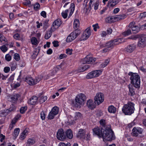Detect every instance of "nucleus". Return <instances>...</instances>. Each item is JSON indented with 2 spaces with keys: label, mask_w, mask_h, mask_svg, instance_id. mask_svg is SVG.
Here are the masks:
<instances>
[{
  "label": "nucleus",
  "mask_w": 146,
  "mask_h": 146,
  "mask_svg": "<svg viewBox=\"0 0 146 146\" xmlns=\"http://www.w3.org/2000/svg\"><path fill=\"white\" fill-rule=\"evenodd\" d=\"M128 75L131 76L130 79L131 83L132 84L133 86L136 88H139L140 83L139 76L137 73L131 72H129Z\"/></svg>",
  "instance_id": "f257e3e1"
},
{
  "label": "nucleus",
  "mask_w": 146,
  "mask_h": 146,
  "mask_svg": "<svg viewBox=\"0 0 146 146\" xmlns=\"http://www.w3.org/2000/svg\"><path fill=\"white\" fill-rule=\"evenodd\" d=\"M135 104L129 102L127 104L124 105L122 108V111L125 115H131L133 113L135 110Z\"/></svg>",
  "instance_id": "f03ea898"
},
{
  "label": "nucleus",
  "mask_w": 146,
  "mask_h": 146,
  "mask_svg": "<svg viewBox=\"0 0 146 146\" xmlns=\"http://www.w3.org/2000/svg\"><path fill=\"white\" fill-rule=\"evenodd\" d=\"M104 141H111L115 139L113 131L110 129H106L103 130V134L102 137Z\"/></svg>",
  "instance_id": "7ed1b4c3"
},
{
  "label": "nucleus",
  "mask_w": 146,
  "mask_h": 146,
  "mask_svg": "<svg viewBox=\"0 0 146 146\" xmlns=\"http://www.w3.org/2000/svg\"><path fill=\"white\" fill-rule=\"evenodd\" d=\"M86 99L85 95L82 94H80L77 95L75 99V103H72V105L76 107H80L84 104V101Z\"/></svg>",
  "instance_id": "20e7f679"
},
{
  "label": "nucleus",
  "mask_w": 146,
  "mask_h": 146,
  "mask_svg": "<svg viewBox=\"0 0 146 146\" xmlns=\"http://www.w3.org/2000/svg\"><path fill=\"white\" fill-rule=\"evenodd\" d=\"M80 31L78 29H76L71 33L67 37L66 41L69 42L72 41L75 39L80 34Z\"/></svg>",
  "instance_id": "39448f33"
},
{
  "label": "nucleus",
  "mask_w": 146,
  "mask_h": 146,
  "mask_svg": "<svg viewBox=\"0 0 146 146\" xmlns=\"http://www.w3.org/2000/svg\"><path fill=\"white\" fill-rule=\"evenodd\" d=\"M40 79V78L37 77L35 80L31 76H27L25 78V81L29 85L33 86L39 82Z\"/></svg>",
  "instance_id": "423d86ee"
},
{
  "label": "nucleus",
  "mask_w": 146,
  "mask_h": 146,
  "mask_svg": "<svg viewBox=\"0 0 146 146\" xmlns=\"http://www.w3.org/2000/svg\"><path fill=\"white\" fill-rule=\"evenodd\" d=\"M101 70H95L89 73L86 76L87 79H92L99 76L102 73Z\"/></svg>",
  "instance_id": "0eeeda50"
},
{
  "label": "nucleus",
  "mask_w": 146,
  "mask_h": 146,
  "mask_svg": "<svg viewBox=\"0 0 146 146\" xmlns=\"http://www.w3.org/2000/svg\"><path fill=\"white\" fill-rule=\"evenodd\" d=\"M104 97L103 94L101 93H98L96 94L94 97V103L98 105L102 103L104 101Z\"/></svg>",
  "instance_id": "6e6552de"
},
{
  "label": "nucleus",
  "mask_w": 146,
  "mask_h": 146,
  "mask_svg": "<svg viewBox=\"0 0 146 146\" xmlns=\"http://www.w3.org/2000/svg\"><path fill=\"white\" fill-rule=\"evenodd\" d=\"M121 43V40L119 39H117L110 41L107 42L106 46L110 49L112 48L115 45H118Z\"/></svg>",
  "instance_id": "1a4fd4ad"
},
{
  "label": "nucleus",
  "mask_w": 146,
  "mask_h": 146,
  "mask_svg": "<svg viewBox=\"0 0 146 146\" xmlns=\"http://www.w3.org/2000/svg\"><path fill=\"white\" fill-rule=\"evenodd\" d=\"M62 22L60 19H58L53 22L52 26L50 28V31L53 32L56 30L61 25Z\"/></svg>",
  "instance_id": "9d476101"
},
{
  "label": "nucleus",
  "mask_w": 146,
  "mask_h": 146,
  "mask_svg": "<svg viewBox=\"0 0 146 146\" xmlns=\"http://www.w3.org/2000/svg\"><path fill=\"white\" fill-rule=\"evenodd\" d=\"M135 23L133 21L131 22L129 25L128 27L129 28L131 29L133 33H137L140 30V27L135 25Z\"/></svg>",
  "instance_id": "9b49d317"
},
{
  "label": "nucleus",
  "mask_w": 146,
  "mask_h": 146,
  "mask_svg": "<svg viewBox=\"0 0 146 146\" xmlns=\"http://www.w3.org/2000/svg\"><path fill=\"white\" fill-rule=\"evenodd\" d=\"M142 129L139 127H134L132 130L133 135L134 136L139 137L142 133Z\"/></svg>",
  "instance_id": "f8f14e48"
},
{
  "label": "nucleus",
  "mask_w": 146,
  "mask_h": 146,
  "mask_svg": "<svg viewBox=\"0 0 146 146\" xmlns=\"http://www.w3.org/2000/svg\"><path fill=\"white\" fill-rule=\"evenodd\" d=\"M96 58L91 57L90 55H88L83 59V64H90L94 62Z\"/></svg>",
  "instance_id": "ddd939ff"
},
{
  "label": "nucleus",
  "mask_w": 146,
  "mask_h": 146,
  "mask_svg": "<svg viewBox=\"0 0 146 146\" xmlns=\"http://www.w3.org/2000/svg\"><path fill=\"white\" fill-rule=\"evenodd\" d=\"M103 130H104L102 128L100 129L98 127H95L93 129L94 134H95L97 135L99 138L102 137L103 134Z\"/></svg>",
  "instance_id": "4468645a"
},
{
  "label": "nucleus",
  "mask_w": 146,
  "mask_h": 146,
  "mask_svg": "<svg viewBox=\"0 0 146 146\" xmlns=\"http://www.w3.org/2000/svg\"><path fill=\"white\" fill-rule=\"evenodd\" d=\"M57 139L63 141L66 138V136L64 134L63 130L62 129H59L57 133Z\"/></svg>",
  "instance_id": "2eb2a0df"
},
{
  "label": "nucleus",
  "mask_w": 146,
  "mask_h": 146,
  "mask_svg": "<svg viewBox=\"0 0 146 146\" xmlns=\"http://www.w3.org/2000/svg\"><path fill=\"white\" fill-rule=\"evenodd\" d=\"M137 45L142 48L145 47L146 46V37H141L138 41Z\"/></svg>",
  "instance_id": "dca6fc26"
},
{
  "label": "nucleus",
  "mask_w": 146,
  "mask_h": 146,
  "mask_svg": "<svg viewBox=\"0 0 146 146\" xmlns=\"http://www.w3.org/2000/svg\"><path fill=\"white\" fill-rule=\"evenodd\" d=\"M86 134V131L84 129H79L78 133L77 135V137L80 139H84L85 138Z\"/></svg>",
  "instance_id": "f3484780"
},
{
  "label": "nucleus",
  "mask_w": 146,
  "mask_h": 146,
  "mask_svg": "<svg viewBox=\"0 0 146 146\" xmlns=\"http://www.w3.org/2000/svg\"><path fill=\"white\" fill-rule=\"evenodd\" d=\"M135 48V46L133 44H132L127 46L125 48V50L127 52L131 53L134 50Z\"/></svg>",
  "instance_id": "a211bd4d"
},
{
  "label": "nucleus",
  "mask_w": 146,
  "mask_h": 146,
  "mask_svg": "<svg viewBox=\"0 0 146 146\" xmlns=\"http://www.w3.org/2000/svg\"><path fill=\"white\" fill-rule=\"evenodd\" d=\"M105 21L107 23H109L115 22L116 21L115 16H113L107 17Z\"/></svg>",
  "instance_id": "6ab92c4d"
},
{
  "label": "nucleus",
  "mask_w": 146,
  "mask_h": 146,
  "mask_svg": "<svg viewBox=\"0 0 146 146\" xmlns=\"http://www.w3.org/2000/svg\"><path fill=\"white\" fill-rule=\"evenodd\" d=\"M38 98L36 96H33L29 100V103L32 105H35L37 102Z\"/></svg>",
  "instance_id": "aec40b11"
},
{
  "label": "nucleus",
  "mask_w": 146,
  "mask_h": 146,
  "mask_svg": "<svg viewBox=\"0 0 146 146\" xmlns=\"http://www.w3.org/2000/svg\"><path fill=\"white\" fill-rule=\"evenodd\" d=\"M20 97V96L18 94H16L13 96H9V98L11 99L10 101L13 103L16 102L18 100V98Z\"/></svg>",
  "instance_id": "412c9836"
},
{
  "label": "nucleus",
  "mask_w": 146,
  "mask_h": 146,
  "mask_svg": "<svg viewBox=\"0 0 146 146\" xmlns=\"http://www.w3.org/2000/svg\"><path fill=\"white\" fill-rule=\"evenodd\" d=\"M118 0H110L108 1V5L109 7H113L119 3Z\"/></svg>",
  "instance_id": "4be33fe9"
},
{
  "label": "nucleus",
  "mask_w": 146,
  "mask_h": 146,
  "mask_svg": "<svg viewBox=\"0 0 146 146\" xmlns=\"http://www.w3.org/2000/svg\"><path fill=\"white\" fill-rule=\"evenodd\" d=\"M128 87L129 89V94L131 96H133L135 94V92L133 87V86L129 84L128 85Z\"/></svg>",
  "instance_id": "5701e85b"
},
{
  "label": "nucleus",
  "mask_w": 146,
  "mask_h": 146,
  "mask_svg": "<svg viewBox=\"0 0 146 146\" xmlns=\"http://www.w3.org/2000/svg\"><path fill=\"white\" fill-rule=\"evenodd\" d=\"M66 137L69 139H72L73 137L72 131L70 129H68L66 132Z\"/></svg>",
  "instance_id": "b1692460"
},
{
  "label": "nucleus",
  "mask_w": 146,
  "mask_h": 146,
  "mask_svg": "<svg viewBox=\"0 0 146 146\" xmlns=\"http://www.w3.org/2000/svg\"><path fill=\"white\" fill-rule=\"evenodd\" d=\"M87 105L88 108L92 109L95 108V105L92 101L91 100H89L87 102Z\"/></svg>",
  "instance_id": "393cba45"
},
{
  "label": "nucleus",
  "mask_w": 146,
  "mask_h": 146,
  "mask_svg": "<svg viewBox=\"0 0 146 146\" xmlns=\"http://www.w3.org/2000/svg\"><path fill=\"white\" fill-rule=\"evenodd\" d=\"M28 134V131L26 129L24 130L22 133L20 137V139L21 140H24L26 137V135Z\"/></svg>",
  "instance_id": "a878e982"
},
{
  "label": "nucleus",
  "mask_w": 146,
  "mask_h": 146,
  "mask_svg": "<svg viewBox=\"0 0 146 146\" xmlns=\"http://www.w3.org/2000/svg\"><path fill=\"white\" fill-rule=\"evenodd\" d=\"M35 143V141L34 139L33 138H29L27 141V146H31L33 145Z\"/></svg>",
  "instance_id": "bb28decb"
},
{
  "label": "nucleus",
  "mask_w": 146,
  "mask_h": 146,
  "mask_svg": "<svg viewBox=\"0 0 146 146\" xmlns=\"http://www.w3.org/2000/svg\"><path fill=\"white\" fill-rule=\"evenodd\" d=\"M126 17L127 16L125 14H122L115 16L116 21L123 19L126 18Z\"/></svg>",
  "instance_id": "cd10ccee"
},
{
  "label": "nucleus",
  "mask_w": 146,
  "mask_h": 146,
  "mask_svg": "<svg viewBox=\"0 0 146 146\" xmlns=\"http://www.w3.org/2000/svg\"><path fill=\"white\" fill-rule=\"evenodd\" d=\"M108 110L109 112L114 113L116 112V109L113 106L111 105L108 107Z\"/></svg>",
  "instance_id": "c85d7f7f"
},
{
  "label": "nucleus",
  "mask_w": 146,
  "mask_h": 146,
  "mask_svg": "<svg viewBox=\"0 0 146 146\" xmlns=\"http://www.w3.org/2000/svg\"><path fill=\"white\" fill-rule=\"evenodd\" d=\"M75 7V4L74 3L71 4L70 9V12L68 15V17L70 18L73 13Z\"/></svg>",
  "instance_id": "c756f323"
},
{
  "label": "nucleus",
  "mask_w": 146,
  "mask_h": 146,
  "mask_svg": "<svg viewBox=\"0 0 146 146\" xmlns=\"http://www.w3.org/2000/svg\"><path fill=\"white\" fill-rule=\"evenodd\" d=\"M80 25V23L79 20L75 19L74 22V27L75 29H77Z\"/></svg>",
  "instance_id": "7c9ffc66"
},
{
  "label": "nucleus",
  "mask_w": 146,
  "mask_h": 146,
  "mask_svg": "<svg viewBox=\"0 0 146 146\" xmlns=\"http://www.w3.org/2000/svg\"><path fill=\"white\" fill-rule=\"evenodd\" d=\"M58 108L57 106H54L52 108L51 111L56 115L58 113Z\"/></svg>",
  "instance_id": "2f4dec72"
},
{
  "label": "nucleus",
  "mask_w": 146,
  "mask_h": 146,
  "mask_svg": "<svg viewBox=\"0 0 146 146\" xmlns=\"http://www.w3.org/2000/svg\"><path fill=\"white\" fill-rule=\"evenodd\" d=\"M20 131V129L19 128H17L15 129L14 132L13 134V136L16 138L18 135Z\"/></svg>",
  "instance_id": "473e14b6"
},
{
  "label": "nucleus",
  "mask_w": 146,
  "mask_h": 146,
  "mask_svg": "<svg viewBox=\"0 0 146 146\" xmlns=\"http://www.w3.org/2000/svg\"><path fill=\"white\" fill-rule=\"evenodd\" d=\"M82 117V114L79 112H76L74 117V119L76 120L80 119Z\"/></svg>",
  "instance_id": "72a5a7b5"
},
{
  "label": "nucleus",
  "mask_w": 146,
  "mask_h": 146,
  "mask_svg": "<svg viewBox=\"0 0 146 146\" xmlns=\"http://www.w3.org/2000/svg\"><path fill=\"white\" fill-rule=\"evenodd\" d=\"M110 61V60L109 59H107L104 62L101 64V67L102 68H104L109 63Z\"/></svg>",
  "instance_id": "f704fd0d"
},
{
  "label": "nucleus",
  "mask_w": 146,
  "mask_h": 146,
  "mask_svg": "<svg viewBox=\"0 0 146 146\" xmlns=\"http://www.w3.org/2000/svg\"><path fill=\"white\" fill-rule=\"evenodd\" d=\"M52 32L50 31H50H47L44 36L45 38L46 39H48L51 36Z\"/></svg>",
  "instance_id": "c9c22d12"
},
{
  "label": "nucleus",
  "mask_w": 146,
  "mask_h": 146,
  "mask_svg": "<svg viewBox=\"0 0 146 146\" xmlns=\"http://www.w3.org/2000/svg\"><path fill=\"white\" fill-rule=\"evenodd\" d=\"M68 10L66 9L65 11H63L61 13L62 16L64 19H66L67 18L68 16Z\"/></svg>",
  "instance_id": "e433bc0d"
},
{
  "label": "nucleus",
  "mask_w": 146,
  "mask_h": 146,
  "mask_svg": "<svg viewBox=\"0 0 146 146\" xmlns=\"http://www.w3.org/2000/svg\"><path fill=\"white\" fill-rule=\"evenodd\" d=\"M89 37L87 36L86 34L83 33L81 37L80 38V40H86Z\"/></svg>",
  "instance_id": "4c0bfd02"
},
{
  "label": "nucleus",
  "mask_w": 146,
  "mask_h": 146,
  "mask_svg": "<svg viewBox=\"0 0 146 146\" xmlns=\"http://www.w3.org/2000/svg\"><path fill=\"white\" fill-rule=\"evenodd\" d=\"M47 99V97L46 96H41L39 99L40 102L41 103H42L46 100Z\"/></svg>",
  "instance_id": "58836bf2"
},
{
  "label": "nucleus",
  "mask_w": 146,
  "mask_h": 146,
  "mask_svg": "<svg viewBox=\"0 0 146 146\" xmlns=\"http://www.w3.org/2000/svg\"><path fill=\"white\" fill-rule=\"evenodd\" d=\"M56 115L50 111L49 113L48 116V119H52L54 118V116Z\"/></svg>",
  "instance_id": "ea45409f"
},
{
  "label": "nucleus",
  "mask_w": 146,
  "mask_h": 146,
  "mask_svg": "<svg viewBox=\"0 0 146 146\" xmlns=\"http://www.w3.org/2000/svg\"><path fill=\"white\" fill-rule=\"evenodd\" d=\"M84 33H85V34H86L87 36L89 37L91 35V32L90 31V27H88L87 29H86Z\"/></svg>",
  "instance_id": "a19ab883"
},
{
  "label": "nucleus",
  "mask_w": 146,
  "mask_h": 146,
  "mask_svg": "<svg viewBox=\"0 0 146 146\" xmlns=\"http://www.w3.org/2000/svg\"><path fill=\"white\" fill-rule=\"evenodd\" d=\"M31 42L33 44L36 45L38 44L37 40L36 38L32 37L31 39Z\"/></svg>",
  "instance_id": "79ce46f5"
},
{
  "label": "nucleus",
  "mask_w": 146,
  "mask_h": 146,
  "mask_svg": "<svg viewBox=\"0 0 146 146\" xmlns=\"http://www.w3.org/2000/svg\"><path fill=\"white\" fill-rule=\"evenodd\" d=\"M27 106L23 107L21 108L20 111L21 113H23L27 110Z\"/></svg>",
  "instance_id": "37998d69"
},
{
  "label": "nucleus",
  "mask_w": 146,
  "mask_h": 146,
  "mask_svg": "<svg viewBox=\"0 0 146 146\" xmlns=\"http://www.w3.org/2000/svg\"><path fill=\"white\" fill-rule=\"evenodd\" d=\"M131 30L128 29L127 31H125L123 33V35L125 36H127L131 34Z\"/></svg>",
  "instance_id": "c03bdc74"
},
{
  "label": "nucleus",
  "mask_w": 146,
  "mask_h": 146,
  "mask_svg": "<svg viewBox=\"0 0 146 146\" xmlns=\"http://www.w3.org/2000/svg\"><path fill=\"white\" fill-rule=\"evenodd\" d=\"M70 144L69 143H60L58 145V146H70Z\"/></svg>",
  "instance_id": "a18cd8bd"
},
{
  "label": "nucleus",
  "mask_w": 146,
  "mask_h": 146,
  "mask_svg": "<svg viewBox=\"0 0 146 146\" xmlns=\"http://www.w3.org/2000/svg\"><path fill=\"white\" fill-rule=\"evenodd\" d=\"M90 67V66L88 65H86L82 67V70H81V71H80V72L81 71H84L85 70H87Z\"/></svg>",
  "instance_id": "49530a36"
},
{
  "label": "nucleus",
  "mask_w": 146,
  "mask_h": 146,
  "mask_svg": "<svg viewBox=\"0 0 146 146\" xmlns=\"http://www.w3.org/2000/svg\"><path fill=\"white\" fill-rule=\"evenodd\" d=\"M0 49L4 52H6L7 50V47L5 45H3L0 47Z\"/></svg>",
  "instance_id": "de8ad7c7"
},
{
  "label": "nucleus",
  "mask_w": 146,
  "mask_h": 146,
  "mask_svg": "<svg viewBox=\"0 0 146 146\" xmlns=\"http://www.w3.org/2000/svg\"><path fill=\"white\" fill-rule=\"evenodd\" d=\"M14 58L17 61H18L20 59L19 55L18 54L15 53L14 56Z\"/></svg>",
  "instance_id": "09e8293b"
},
{
  "label": "nucleus",
  "mask_w": 146,
  "mask_h": 146,
  "mask_svg": "<svg viewBox=\"0 0 146 146\" xmlns=\"http://www.w3.org/2000/svg\"><path fill=\"white\" fill-rule=\"evenodd\" d=\"M11 56L9 54H7L5 56V59L7 61H9L11 60Z\"/></svg>",
  "instance_id": "8fccbe9b"
},
{
  "label": "nucleus",
  "mask_w": 146,
  "mask_h": 146,
  "mask_svg": "<svg viewBox=\"0 0 146 146\" xmlns=\"http://www.w3.org/2000/svg\"><path fill=\"white\" fill-rule=\"evenodd\" d=\"M40 7V5L38 3H36L34 5V8L36 10L38 9Z\"/></svg>",
  "instance_id": "3c124183"
},
{
  "label": "nucleus",
  "mask_w": 146,
  "mask_h": 146,
  "mask_svg": "<svg viewBox=\"0 0 146 146\" xmlns=\"http://www.w3.org/2000/svg\"><path fill=\"white\" fill-rule=\"evenodd\" d=\"M99 4V1H97L96 2L94 5V9L95 10H96L98 9Z\"/></svg>",
  "instance_id": "603ef678"
},
{
  "label": "nucleus",
  "mask_w": 146,
  "mask_h": 146,
  "mask_svg": "<svg viewBox=\"0 0 146 146\" xmlns=\"http://www.w3.org/2000/svg\"><path fill=\"white\" fill-rule=\"evenodd\" d=\"M40 117L42 120H43L45 119V115L44 112L42 111L40 113Z\"/></svg>",
  "instance_id": "864d4df0"
},
{
  "label": "nucleus",
  "mask_w": 146,
  "mask_h": 146,
  "mask_svg": "<svg viewBox=\"0 0 146 146\" xmlns=\"http://www.w3.org/2000/svg\"><path fill=\"white\" fill-rule=\"evenodd\" d=\"M92 27L94 28V30L95 31H97V29H98L99 28V27L98 25V24L96 23L95 25H92Z\"/></svg>",
  "instance_id": "5fc2aeb1"
},
{
  "label": "nucleus",
  "mask_w": 146,
  "mask_h": 146,
  "mask_svg": "<svg viewBox=\"0 0 146 146\" xmlns=\"http://www.w3.org/2000/svg\"><path fill=\"white\" fill-rule=\"evenodd\" d=\"M140 17L141 18L145 17H146V12L141 13L140 15Z\"/></svg>",
  "instance_id": "6e6d98bb"
},
{
  "label": "nucleus",
  "mask_w": 146,
  "mask_h": 146,
  "mask_svg": "<svg viewBox=\"0 0 146 146\" xmlns=\"http://www.w3.org/2000/svg\"><path fill=\"white\" fill-rule=\"evenodd\" d=\"M15 106L13 104L11 106V107L8 110L9 111H14L15 109Z\"/></svg>",
  "instance_id": "4d7b16f0"
},
{
  "label": "nucleus",
  "mask_w": 146,
  "mask_h": 146,
  "mask_svg": "<svg viewBox=\"0 0 146 146\" xmlns=\"http://www.w3.org/2000/svg\"><path fill=\"white\" fill-rule=\"evenodd\" d=\"M66 53L70 55H71L72 53V49H70V48L67 49L66 50Z\"/></svg>",
  "instance_id": "13d9d810"
},
{
  "label": "nucleus",
  "mask_w": 146,
  "mask_h": 146,
  "mask_svg": "<svg viewBox=\"0 0 146 146\" xmlns=\"http://www.w3.org/2000/svg\"><path fill=\"white\" fill-rule=\"evenodd\" d=\"M58 42L57 41H54L52 42L53 46L54 47H57L59 46Z\"/></svg>",
  "instance_id": "bf43d9fd"
},
{
  "label": "nucleus",
  "mask_w": 146,
  "mask_h": 146,
  "mask_svg": "<svg viewBox=\"0 0 146 146\" xmlns=\"http://www.w3.org/2000/svg\"><path fill=\"white\" fill-rule=\"evenodd\" d=\"M90 133H88L86 135L85 134V138H84V139L86 140H90Z\"/></svg>",
  "instance_id": "052dcab7"
},
{
  "label": "nucleus",
  "mask_w": 146,
  "mask_h": 146,
  "mask_svg": "<svg viewBox=\"0 0 146 146\" xmlns=\"http://www.w3.org/2000/svg\"><path fill=\"white\" fill-rule=\"evenodd\" d=\"M48 21L47 20H45L43 23L44 27L47 28L48 27Z\"/></svg>",
  "instance_id": "680f3d73"
},
{
  "label": "nucleus",
  "mask_w": 146,
  "mask_h": 146,
  "mask_svg": "<svg viewBox=\"0 0 146 146\" xmlns=\"http://www.w3.org/2000/svg\"><path fill=\"white\" fill-rule=\"evenodd\" d=\"M10 70V68L9 67H6L4 69V71L5 73H8Z\"/></svg>",
  "instance_id": "e2e57ef3"
},
{
  "label": "nucleus",
  "mask_w": 146,
  "mask_h": 146,
  "mask_svg": "<svg viewBox=\"0 0 146 146\" xmlns=\"http://www.w3.org/2000/svg\"><path fill=\"white\" fill-rule=\"evenodd\" d=\"M46 13L44 11H42L40 13L41 15L44 18L46 17Z\"/></svg>",
  "instance_id": "0e129e2a"
},
{
  "label": "nucleus",
  "mask_w": 146,
  "mask_h": 146,
  "mask_svg": "<svg viewBox=\"0 0 146 146\" xmlns=\"http://www.w3.org/2000/svg\"><path fill=\"white\" fill-rule=\"evenodd\" d=\"M16 68V64L15 63H13L12 65V66H11V70L12 71H13Z\"/></svg>",
  "instance_id": "69168bd1"
},
{
  "label": "nucleus",
  "mask_w": 146,
  "mask_h": 146,
  "mask_svg": "<svg viewBox=\"0 0 146 146\" xmlns=\"http://www.w3.org/2000/svg\"><path fill=\"white\" fill-rule=\"evenodd\" d=\"M110 50V49L109 47H107L106 48L103 50V53H106L109 51Z\"/></svg>",
  "instance_id": "338daca9"
},
{
  "label": "nucleus",
  "mask_w": 146,
  "mask_h": 146,
  "mask_svg": "<svg viewBox=\"0 0 146 146\" xmlns=\"http://www.w3.org/2000/svg\"><path fill=\"white\" fill-rule=\"evenodd\" d=\"M101 36L102 37H105L107 35V33L105 31H102L100 34Z\"/></svg>",
  "instance_id": "774afa93"
}]
</instances>
